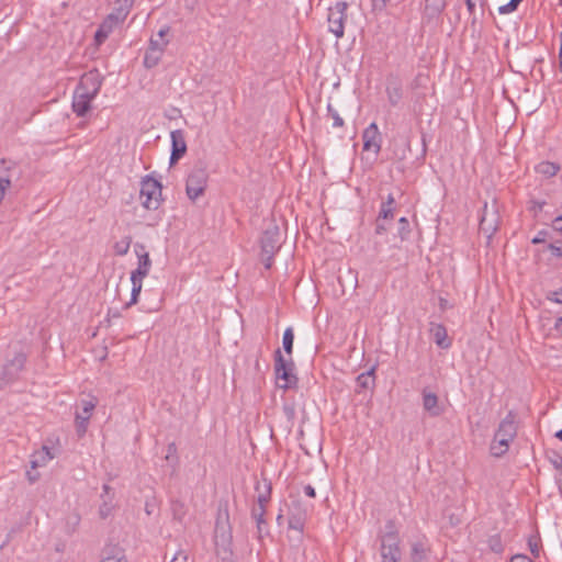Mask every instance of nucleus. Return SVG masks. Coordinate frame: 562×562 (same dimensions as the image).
I'll return each instance as SVG.
<instances>
[{"label": "nucleus", "instance_id": "1", "mask_svg": "<svg viewBox=\"0 0 562 562\" xmlns=\"http://www.w3.org/2000/svg\"><path fill=\"white\" fill-rule=\"evenodd\" d=\"M101 88V80L98 74H86L76 87L72 97V110L78 116H85L90 110V103Z\"/></svg>", "mask_w": 562, "mask_h": 562}, {"label": "nucleus", "instance_id": "2", "mask_svg": "<svg viewBox=\"0 0 562 562\" xmlns=\"http://www.w3.org/2000/svg\"><path fill=\"white\" fill-rule=\"evenodd\" d=\"M517 434L515 423V415L509 412L506 417L499 423L498 428L494 435V440L491 446V451L494 456L501 457L507 452L509 443L514 440Z\"/></svg>", "mask_w": 562, "mask_h": 562}, {"label": "nucleus", "instance_id": "3", "mask_svg": "<svg viewBox=\"0 0 562 562\" xmlns=\"http://www.w3.org/2000/svg\"><path fill=\"white\" fill-rule=\"evenodd\" d=\"M274 372L278 386L284 390L296 387L297 376L294 373L292 358L285 359L280 349L274 352Z\"/></svg>", "mask_w": 562, "mask_h": 562}, {"label": "nucleus", "instance_id": "4", "mask_svg": "<svg viewBox=\"0 0 562 562\" xmlns=\"http://www.w3.org/2000/svg\"><path fill=\"white\" fill-rule=\"evenodd\" d=\"M139 199L146 210H157L162 201L160 182L150 176H146L140 182Z\"/></svg>", "mask_w": 562, "mask_h": 562}, {"label": "nucleus", "instance_id": "5", "mask_svg": "<svg viewBox=\"0 0 562 562\" xmlns=\"http://www.w3.org/2000/svg\"><path fill=\"white\" fill-rule=\"evenodd\" d=\"M389 529L381 538V559L382 562H401L400 538L394 526L389 522Z\"/></svg>", "mask_w": 562, "mask_h": 562}, {"label": "nucleus", "instance_id": "6", "mask_svg": "<svg viewBox=\"0 0 562 562\" xmlns=\"http://www.w3.org/2000/svg\"><path fill=\"white\" fill-rule=\"evenodd\" d=\"M207 178L209 175L204 167L195 166L191 169L186 183V192L191 201H195L204 193Z\"/></svg>", "mask_w": 562, "mask_h": 562}, {"label": "nucleus", "instance_id": "7", "mask_svg": "<svg viewBox=\"0 0 562 562\" xmlns=\"http://www.w3.org/2000/svg\"><path fill=\"white\" fill-rule=\"evenodd\" d=\"M501 224V216L498 205L495 200L491 204L484 203L482 214L480 217V231L491 238L498 229Z\"/></svg>", "mask_w": 562, "mask_h": 562}, {"label": "nucleus", "instance_id": "8", "mask_svg": "<svg viewBox=\"0 0 562 562\" xmlns=\"http://www.w3.org/2000/svg\"><path fill=\"white\" fill-rule=\"evenodd\" d=\"M348 3L345 1L336 2L328 9V26L329 31L336 35V37H342L345 32V21L347 19Z\"/></svg>", "mask_w": 562, "mask_h": 562}, {"label": "nucleus", "instance_id": "9", "mask_svg": "<svg viewBox=\"0 0 562 562\" xmlns=\"http://www.w3.org/2000/svg\"><path fill=\"white\" fill-rule=\"evenodd\" d=\"M22 171L16 162L2 159L0 161V189L5 193L13 182H18Z\"/></svg>", "mask_w": 562, "mask_h": 562}, {"label": "nucleus", "instance_id": "10", "mask_svg": "<svg viewBox=\"0 0 562 562\" xmlns=\"http://www.w3.org/2000/svg\"><path fill=\"white\" fill-rule=\"evenodd\" d=\"M95 406H97L95 398L83 400L81 402V412H77L76 418H75L76 431L79 437L85 436V434L87 432L88 424H89L91 414H92L93 409L95 408Z\"/></svg>", "mask_w": 562, "mask_h": 562}, {"label": "nucleus", "instance_id": "11", "mask_svg": "<svg viewBox=\"0 0 562 562\" xmlns=\"http://www.w3.org/2000/svg\"><path fill=\"white\" fill-rule=\"evenodd\" d=\"M262 254H276L280 249V229L277 225H269L262 233L261 239Z\"/></svg>", "mask_w": 562, "mask_h": 562}, {"label": "nucleus", "instance_id": "12", "mask_svg": "<svg viewBox=\"0 0 562 562\" xmlns=\"http://www.w3.org/2000/svg\"><path fill=\"white\" fill-rule=\"evenodd\" d=\"M363 139V150L370 151L372 150L375 155L379 154L381 149V133L376 123H371L362 134Z\"/></svg>", "mask_w": 562, "mask_h": 562}, {"label": "nucleus", "instance_id": "13", "mask_svg": "<svg viewBox=\"0 0 562 562\" xmlns=\"http://www.w3.org/2000/svg\"><path fill=\"white\" fill-rule=\"evenodd\" d=\"M170 164L177 162L187 151V143L182 130L172 131Z\"/></svg>", "mask_w": 562, "mask_h": 562}, {"label": "nucleus", "instance_id": "14", "mask_svg": "<svg viewBox=\"0 0 562 562\" xmlns=\"http://www.w3.org/2000/svg\"><path fill=\"white\" fill-rule=\"evenodd\" d=\"M147 276H148V272L138 267L134 271H132V273H131L132 293H131L130 302L125 304L126 308L130 307L131 305L137 303L138 295L142 291V286H143V279Z\"/></svg>", "mask_w": 562, "mask_h": 562}, {"label": "nucleus", "instance_id": "15", "mask_svg": "<svg viewBox=\"0 0 562 562\" xmlns=\"http://www.w3.org/2000/svg\"><path fill=\"white\" fill-rule=\"evenodd\" d=\"M305 520L306 512L302 509L300 503H293L291 510L289 513V528L302 532L305 525Z\"/></svg>", "mask_w": 562, "mask_h": 562}, {"label": "nucleus", "instance_id": "16", "mask_svg": "<svg viewBox=\"0 0 562 562\" xmlns=\"http://www.w3.org/2000/svg\"><path fill=\"white\" fill-rule=\"evenodd\" d=\"M386 95L391 105H398L403 98V86L398 78L391 77L387 79Z\"/></svg>", "mask_w": 562, "mask_h": 562}, {"label": "nucleus", "instance_id": "17", "mask_svg": "<svg viewBox=\"0 0 562 562\" xmlns=\"http://www.w3.org/2000/svg\"><path fill=\"white\" fill-rule=\"evenodd\" d=\"M375 368L376 367L373 366L368 371L362 372V373H360L357 376V379H356V383H357L356 392L357 393H361L362 391H368V390L371 391V390L374 389V385H375V375H374Z\"/></svg>", "mask_w": 562, "mask_h": 562}, {"label": "nucleus", "instance_id": "18", "mask_svg": "<svg viewBox=\"0 0 562 562\" xmlns=\"http://www.w3.org/2000/svg\"><path fill=\"white\" fill-rule=\"evenodd\" d=\"M430 334L436 345L442 349H447L451 346V341L448 338L447 329L442 324L430 323Z\"/></svg>", "mask_w": 562, "mask_h": 562}, {"label": "nucleus", "instance_id": "19", "mask_svg": "<svg viewBox=\"0 0 562 562\" xmlns=\"http://www.w3.org/2000/svg\"><path fill=\"white\" fill-rule=\"evenodd\" d=\"M255 490L258 493V495H257V504L254 507L266 508L267 504L270 501L271 491H272L270 481L263 479L261 482H257Z\"/></svg>", "mask_w": 562, "mask_h": 562}, {"label": "nucleus", "instance_id": "20", "mask_svg": "<svg viewBox=\"0 0 562 562\" xmlns=\"http://www.w3.org/2000/svg\"><path fill=\"white\" fill-rule=\"evenodd\" d=\"M423 406L434 417L441 415L443 412L439 405L438 396L431 392H423Z\"/></svg>", "mask_w": 562, "mask_h": 562}, {"label": "nucleus", "instance_id": "21", "mask_svg": "<svg viewBox=\"0 0 562 562\" xmlns=\"http://www.w3.org/2000/svg\"><path fill=\"white\" fill-rule=\"evenodd\" d=\"M54 459V454L47 446H43L40 450L35 451L31 456V468L37 469L45 467L50 460Z\"/></svg>", "mask_w": 562, "mask_h": 562}, {"label": "nucleus", "instance_id": "22", "mask_svg": "<svg viewBox=\"0 0 562 562\" xmlns=\"http://www.w3.org/2000/svg\"><path fill=\"white\" fill-rule=\"evenodd\" d=\"M266 508L263 507H252L251 508V518L256 521L258 538L262 539L265 535L268 533V526L265 519Z\"/></svg>", "mask_w": 562, "mask_h": 562}, {"label": "nucleus", "instance_id": "23", "mask_svg": "<svg viewBox=\"0 0 562 562\" xmlns=\"http://www.w3.org/2000/svg\"><path fill=\"white\" fill-rule=\"evenodd\" d=\"M445 8V0H425L424 15L428 20L437 19Z\"/></svg>", "mask_w": 562, "mask_h": 562}, {"label": "nucleus", "instance_id": "24", "mask_svg": "<svg viewBox=\"0 0 562 562\" xmlns=\"http://www.w3.org/2000/svg\"><path fill=\"white\" fill-rule=\"evenodd\" d=\"M429 547L426 541L418 540L412 543L411 559L413 562H423L426 560Z\"/></svg>", "mask_w": 562, "mask_h": 562}, {"label": "nucleus", "instance_id": "25", "mask_svg": "<svg viewBox=\"0 0 562 562\" xmlns=\"http://www.w3.org/2000/svg\"><path fill=\"white\" fill-rule=\"evenodd\" d=\"M164 53L160 48H147L144 56V66L148 69L156 67L161 60Z\"/></svg>", "mask_w": 562, "mask_h": 562}, {"label": "nucleus", "instance_id": "26", "mask_svg": "<svg viewBox=\"0 0 562 562\" xmlns=\"http://www.w3.org/2000/svg\"><path fill=\"white\" fill-rule=\"evenodd\" d=\"M395 211V199L393 194H389L386 200L381 204L379 212L380 218L392 220Z\"/></svg>", "mask_w": 562, "mask_h": 562}, {"label": "nucleus", "instance_id": "27", "mask_svg": "<svg viewBox=\"0 0 562 562\" xmlns=\"http://www.w3.org/2000/svg\"><path fill=\"white\" fill-rule=\"evenodd\" d=\"M135 252L138 257L137 267L149 273L151 267V260L148 252L145 251V246L140 244L135 245Z\"/></svg>", "mask_w": 562, "mask_h": 562}, {"label": "nucleus", "instance_id": "28", "mask_svg": "<svg viewBox=\"0 0 562 562\" xmlns=\"http://www.w3.org/2000/svg\"><path fill=\"white\" fill-rule=\"evenodd\" d=\"M132 244V237L125 236L121 240L116 241L113 246L114 252L117 256H124L128 252Z\"/></svg>", "mask_w": 562, "mask_h": 562}, {"label": "nucleus", "instance_id": "29", "mask_svg": "<svg viewBox=\"0 0 562 562\" xmlns=\"http://www.w3.org/2000/svg\"><path fill=\"white\" fill-rule=\"evenodd\" d=\"M411 234L409 222L406 217H401L397 222V235L401 240L408 238Z\"/></svg>", "mask_w": 562, "mask_h": 562}, {"label": "nucleus", "instance_id": "30", "mask_svg": "<svg viewBox=\"0 0 562 562\" xmlns=\"http://www.w3.org/2000/svg\"><path fill=\"white\" fill-rule=\"evenodd\" d=\"M294 333L291 327H288L283 333L282 345L283 349L288 355L292 353L293 349Z\"/></svg>", "mask_w": 562, "mask_h": 562}, {"label": "nucleus", "instance_id": "31", "mask_svg": "<svg viewBox=\"0 0 562 562\" xmlns=\"http://www.w3.org/2000/svg\"><path fill=\"white\" fill-rule=\"evenodd\" d=\"M327 112H328V115L334 121L333 122L334 127H342L344 126V120L340 117L337 110L330 103H328V105H327Z\"/></svg>", "mask_w": 562, "mask_h": 562}, {"label": "nucleus", "instance_id": "32", "mask_svg": "<svg viewBox=\"0 0 562 562\" xmlns=\"http://www.w3.org/2000/svg\"><path fill=\"white\" fill-rule=\"evenodd\" d=\"M522 0H510L508 3L501 5L498 12L501 14H508L514 12Z\"/></svg>", "mask_w": 562, "mask_h": 562}, {"label": "nucleus", "instance_id": "33", "mask_svg": "<svg viewBox=\"0 0 562 562\" xmlns=\"http://www.w3.org/2000/svg\"><path fill=\"white\" fill-rule=\"evenodd\" d=\"M120 24H122L121 22L114 20V18H112L110 14L103 20V22L100 24L103 29H105L106 31H109L110 33L113 32V30L115 27H117Z\"/></svg>", "mask_w": 562, "mask_h": 562}, {"label": "nucleus", "instance_id": "34", "mask_svg": "<svg viewBox=\"0 0 562 562\" xmlns=\"http://www.w3.org/2000/svg\"><path fill=\"white\" fill-rule=\"evenodd\" d=\"M25 361H26V356L23 352H19L10 361V366L14 367L16 370H22Z\"/></svg>", "mask_w": 562, "mask_h": 562}, {"label": "nucleus", "instance_id": "35", "mask_svg": "<svg viewBox=\"0 0 562 562\" xmlns=\"http://www.w3.org/2000/svg\"><path fill=\"white\" fill-rule=\"evenodd\" d=\"M559 170V167L551 162H542L539 166V171L547 173L549 176H554Z\"/></svg>", "mask_w": 562, "mask_h": 562}, {"label": "nucleus", "instance_id": "36", "mask_svg": "<svg viewBox=\"0 0 562 562\" xmlns=\"http://www.w3.org/2000/svg\"><path fill=\"white\" fill-rule=\"evenodd\" d=\"M114 20L123 23L125 19L127 18L128 13L125 11V9H122V7H115L114 10L110 13Z\"/></svg>", "mask_w": 562, "mask_h": 562}, {"label": "nucleus", "instance_id": "37", "mask_svg": "<svg viewBox=\"0 0 562 562\" xmlns=\"http://www.w3.org/2000/svg\"><path fill=\"white\" fill-rule=\"evenodd\" d=\"M169 41L168 40H159L151 37L149 40V46L148 48H160V52H165Z\"/></svg>", "mask_w": 562, "mask_h": 562}, {"label": "nucleus", "instance_id": "38", "mask_svg": "<svg viewBox=\"0 0 562 562\" xmlns=\"http://www.w3.org/2000/svg\"><path fill=\"white\" fill-rule=\"evenodd\" d=\"M110 34L111 33L109 31H106L100 25L94 34V41L97 45H101L109 37Z\"/></svg>", "mask_w": 562, "mask_h": 562}, {"label": "nucleus", "instance_id": "39", "mask_svg": "<svg viewBox=\"0 0 562 562\" xmlns=\"http://www.w3.org/2000/svg\"><path fill=\"white\" fill-rule=\"evenodd\" d=\"M549 461L553 465L554 469L561 471L562 470V456L559 452L553 451L549 456Z\"/></svg>", "mask_w": 562, "mask_h": 562}, {"label": "nucleus", "instance_id": "40", "mask_svg": "<svg viewBox=\"0 0 562 562\" xmlns=\"http://www.w3.org/2000/svg\"><path fill=\"white\" fill-rule=\"evenodd\" d=\"M100 562H127L124 554L116 550L113 555L103 557Z\"/></svg>", "mask_w": 562, "mask_h": 562}, {"label": "nucleus", "instance_id": "41", "mask_svg": "<svg viewBox=\"0 0 562 562\" xmlns=\"http://www.w3.org/2000/svg\"><path fill=\"white\" fill-rule=\"evenodd\" d=\"M490 543V548L496 552V553H501L503 551V546H502V542H501V539L499 537L497 536H494L490 539L488 541Z\"/></svg>", "mask_w": 562, "mask_h": 562}, {"label": "nucleus", "instance_id": "42", "mask_svg": "<svg viewBox=\"0 0 562 562\" xmlns=\"http://www.w3.org/2000/svg\"><path fill=\"white\" fill-rule=\"evenodd\" d=\"M547 299L558 304H562V288L548 293Z\"/></svg>", "mask_w": 562, "mask_h": 562}, {"label": "nucleus", "instance_id": "43", "mask_svg": "<svg viewBox=\"0 0 562 562\" xmlns=\"http://www.w3.org/2000/svg\"><path fill=\"white\" fill-rule=\"evenodd\" d=\"M385 221L386 220L380 218V215L378 216L376 226H375V233L378 235H382L387 232L389 227L385 224Z\"/></svg>", "mask_w": 562, "mask_h": 562}, {"label": "nucleus", "instance_id": "44", "mask_svg": "<svg viewBox=\"0 0 562 562\" xmlns=\"http://www.w3.org/2000/svg\"><path fill=\"white\" fill-rule=\"evenodd\" d=\"M135 0H117L116 7H122L130 14L131 9L133 8Z\"/></svg>", "mask_w": 562, "mask_h": 562}, {"label": "nucleus", "instance_id": "45", "mask_svg": "<svg viewBox=\"0 0 562 562\" xmlns=\"http://www.w3.org/2000/svg\"><path fill=\"white\" fill-rule=\"evenodd\" d=\"M274 255L276 254H262L261 252L262 262H263L266 269H270L272 267Z\"/></svg>", "mask_w": 562, "mask_h": 562}, {"label": "nucleus", "instance_id": "46", "mask_svg": "<svg viewBox=\"0 0 562 562\" xmlns=\"http://www.w3.org/2000/svg\"><path fill=\"white\" fill-rule=\"evenodd\" d=\"M373 10L382 11L386 7L387 0H371Z\"/></svg>", "mask_w": 562, "mask_h": 562}, {"label": "nucleus", "instance_id": "47", "mask_svg": "<svg viewBox=\"0 0 562 562\" xmlns=\"http://www.w3.org/2000/svg\"><path fill=\"white\" fill-rule=\"evenodd\" d=\"M510 562H532V560L527 555L516 554L510 559Z\"/></svg>", "mask_w": 562, "mask_h": 562}, {"label": "nucleus", "instance_id": "48", "mask_svg": "<svg viewBox=\"0 0 562 562\" xmlns=\"http://www.w3.org/2000/svg\"><path fill=\"white\" fill-rule=\"evenodd\" d=\"M177 453V446L175 442H171L168 445L167 447V456H166V459H169L170 457L172 456H176Z\"/></svg>", "mask_w": 562, "mask_h": 562}, {"label": "nucleus", "instance_id": "49", "mask_svg": "<svg viewBox=\"0 0 562 562\" xmlns=\"http://www.w3.org/2000/svg\"><path fill=\"white\" fill-rule=\"evenodd\" d=\"M552 226L555 231L562 232V216H558L553 220Z\"/></svg>", "mask_w": 562, "mask_h": 562}, {"label": "nucleus", "instance_id": "50", "mask_svg": "<svg viewBox=\"0 0 562 562\" xmlns=\"http://www.w3.org/2000/svg\"><path fill=\"white\" fill-rule=\"evenodd\" d=\"M304 493L308 497H315L316 496L315 488L312 485L304 486Z\"/></svg>", "mask_w": 562, "mask_h": 562}, {"label": "nucleus", "instance_id": "51", "mask_svg": "<svg viewBox=\"0 0 562 562\" xmlns=\"http://www.w3.org/2000/svg\"><path fill=\"white\" fill-rule=\"evenodd\" d=\"M26 476H27V480L30 481V483H34V482H36L40 479V474L38 473H33L31 471L26 472Z\"/></svg>", "mask_w": 562, "mask_h": 562}, {"label": "nucleus", "instance_id": "52", "mask_svg": "<svg viewBox=\"0 0 562 562\" xmlns=\"http://www.w3.org/2000/svg\"><path fill=\"white\" fill-rule=\"evenodd\" d=\"M550 249L554 256L562 257V247L550 245Z\"/></svg>", "mask_w": 562, "mask_h": 562}, {"label": "nucleus", "instance_id": "53", "mask_svg": "<svg viewBox=\"0 0 562 562\" xmlns=\"http://www.w3.org/2000/svg\"><path fill=\"white\" fill-rule=\"evenodd\" d=\"M544 236H546V232H540L533 239H532V243L533 244H539V243H542L544 241Z\"/></svg>", "mask_w": 562, "mask_h": 562}, {"label": "nucleus", "instance_id": "54", "mask_svg": "<svg viewBox=\"0 0 562 562\" xmlns=\"http://www.w3.org/2000/svg\"><path fill=\"white\" fill-rule=\"evenodd\" d=\"M168 32H169V27H168V26H166V27L161 29V30L158 32V34H157V35H158V38H159V40H165L164 37H165V35H166Z\"/></svg>", "mask_w": 562, "mask_h": 562}, {"label": "nucleus", "instance_id": "55", "mask_svg": "<svg viewBox=\"0 0 562 562\" xmlns=\"http://www.w3.org/2000/svg\"><path fill=\"white\" fill-rule=\"evenodd\" d=\"M555 329L562 334V316L557 319Z\"/></svg>", "mask_w": 562, "mask_h": 562}, {"label": "nucleus", "instance_id": "56", "mask_svg": "<svg viewBox=\"0 0 562 562\" xmlns=\"http://www.w3.org/2000/svg\"><path fill=\"white\" fill-rule=\"evenodd\" d=\"M108 510L109 508L106 507V505L104 504L101 508H100V515L104 518L106 517L108 515Z\"/></svg>", "mask_w": 562, "mask_h": 562}, {"label": "nucleus", "instance_id": "57", "mask_svg": "<svg viewBox=\"0 0 562 562\" xmlns=\"http://www.w3.org/2000/svg\"><path fill=\"white\" fill-rule=\"evenodd\" d=\"M530 550H531V552H532V554H533L535 557H538V554H539V550H538L537 544H533V546H532V544L530 543Z\"/></svg>", "mask_w": 562, "mask_h": 562}, {"label": "nucleus", "instance_id": "58", "mask_svg": "<svg viewBox=\"0 0 562 562\" xmlns=\"http://www.w3.org/2000/svg\"><path fill=\"white\" fill-rule=\"evenodd\" d=\"M555 437L562 441V429L555 432Z\"/></svg>", "mask_w": 562, "mask_h": 562}, {"label": "nucleus", "instance_id": "59", "mask_svg": "<svg viewBox=\"0 0 562 562\" xmlns=\"http://www.w3.org/2000/svg\"><path fill=\"white\" fill-rule=\"evenodd\" d=\"M559 57H560V69L562 71V49H560Z\"/></svg>", "mask_w": 562, "mask_h": 562}, {"label": "nucleus", "instance_id": "60", "mask_svg": "<svg viewBox=\"0 0 562 562\" xmlns=\"http://www.w3.org/2000/svg\"><path fill=\"white\" fill-rule=\"evenodd\" d=\"M103 491H104V493H109V491H110V486H109V485H106V484H104V485H103Z\"/></svg>", "mask_w": 562, "mask_h": 562}, {"label": "nucleus", "instance_id": "61", "mask_svg": "<svg viewBox=\"0 0 562 562\" xmlns=\"http://www.w3.org/2000/svg\"><path fill=\"white\" fill-rule=\"evenodd\" d=\"M113 316L119 317L120 314L117 312L113 313Z\"/></svg>", "mask_w": 562, "mask_h": 562}]
</instances>
